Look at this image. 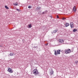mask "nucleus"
I'll list each match as a JSON object with an SVG mask.
<instances>
[{
    "instance_id": "1",
    "label": "nucleus",
    "mask_w": 78,
    "mask_h": 78,
    "mask_svg": "<svg viewBox=\"0 0 78 78\" xmlns=\"http://www.w3.org/2000/svg\"><path fill=\"white\" fill-rule=\"evenodd\" d=\"M64 51L66 54H69L72 52V50H70V49H66Z\"/></svg>"
},
{
    "instance_id": "2",
    "label": "nucleus",
    "mask_w": 78,
    "mask_h": 78,
    "mask_svg": "<svg viewBox=\"0 0 78 78\" xmlns=\"http://www.w3.org/2000/svg\"><path fill=\"white\" fill-rule=\"evenodd\" d=\"M33 73L34 75H38L39 74V72L37 69H34L33 70Z\"/></svg>"
},
{
    "instance_id": "3",
    "label": "nucleus",
    "mask_w": 78,
    "mask_h": 78,
    "mask_svg": "<svg viewBox=\"0 0 78 78\" xmlns=\"http://www.w3.org/2000/svg\"><path fill=\"white\" fill-rule=\"evenodd\" d=\"M7 71L9 72V73H13V71H12V69L10 67L8 68V70H7Z\"/></svg>"
},
{
    "instance_id": "4",
    "label": "nucleus",
    "mask_w": 78,
    "mask_h": 78,
    "mask_svg": "<svg viewBox=\"0 0 78 78\" xmlns=\"http://www.w3.org/2000/svg\"><path fill=\"white\" fill-rule=\"evenodd\" d=\"M58 42L59 43H64V40L62 39H59L58 40Z\"/></svg>"
},
{
    "instance_id": "5",
    "label": "nucleus",
    "mask_w": 78,
    "mask_h": 78,
    "mask_svg": "<svg viewBox=\"0 0 78 78\" xmlns=\"http://www.w3.org/2000/svg\"><path fill=\"white\" fill-rule=\"evenodd\" d=\"M73 10L74 12H76V7L75 6L73 7Z\"/></svg>"
},
{
    "instance_id": "6",
    "label": "nucleus",
    "mask_w": 78,
    "mask_h": 78,
    "mask_svg": "<svg viewBox=\"0 0 78 78\" xmlns=\"http://www.w3.org/2000/svg\"><path fill=\"white\" fill-rule=\"evenodd\" d=\"M58 52L56 51H55V53H54V55H55V56H57L58 55Z\"/></svg>"
},
{
    "instance_id": "7",
    "label": "nucleus",
    "mask_w": 78,
    "mask_h": 78,
    "mask_svg": "<svg viewBox=\"0 0 78 78\" xmlns=\"http://www.w3.org/2000/svg\"><path fill=\"white\" fill-rule=\"evenodd\" d=\"M69 23H66L65 24V27H67L69 26Z\"/></svg>"
},
{
    "instance_id": "8",
    "label": "nucleus",
    "mask_w": 78,
    "mask_h": 78,
    "mask_svg": "<svg viewBox=\"0 0 78 78\" xmlns=\"http://www.w3.org/2000/svg\"><path fill=\"white\" fill-rule=\"evenodd\" d=\"M18 4H19L18 3V2H16L15 3H13V5H14V6H18Z\"/></svg>"
},
{
    "instance_id": "9",
    "label": "nucleus",
    "mask_w": 78,
    "mask_h": 78,
    "mask_svg": "<svg viewBox=\"0 0 78 78\" xmlns=\"http://www.w3.org/2000/svg\"><path fill=\"white\" fill-rule=\"evenodd\" d=\"M70 26H71V28H73V23H71Z\"/></svg>"
},
{
    "instance_id": "10",
    "label": "nucleus",
    "mask_w": 78,
    "mask_h": 78,
    "mask_svg": "<svg viewBox=\"0 0 78 78\" xmlns=\"http://www.w3.org/2000/svg\"><path fill=\"white\" fill-rule=\"evenodd\" d=\"M57 51L58 54L59 55L60 54V50H57Z\"/></svg>"
},
{
    "instance_id": "11",
    "label": "nucleus",
    "mask_w": 78,
    "mask_h": 78,
    "mask_svg": "<svg viewBox=\"0 0 78 78\" xmlns=\"http://www.w3.org/2000/svg\"><path fill=\"white\" fill-rule=\"evenodd\" d=\"M5 7L6 9H9V7H8L7 6H6V5L5 6Z\"/></svg>"
},
{
    "instance_id": "12",
    "label": "nucleus",
    "mask_w": 78,
    "mask_h": 78,
    "mask_svg": "<svg viewBox=\"0 0 78 78\" xmlns=\"http://www.w3.org/2000/svg\"><path fill=\"white\" fill-rule=\"evenodd\" d=\"M28 27L30 28H31V24H30L28 25Z\"/></svg>"
},
{
    "instance_id": "13",
    "label": "nucleus",
    "mask_w": 78,
    "mask_h": 78,
    "mask_svg": "<svg viewBox=\"0 0 78 78\" xmlns=\"http://www.w3.org/2000/svg\"><path fill=\"white\" fill-rule=\"evenodd\" d=\"M57 31H58V30L56 29V30H54L53 33H55L57 32Z\"/></svg>"
},
{
    "instance_id": "14",
    "label": "nucleus",
    "mask_w": 78,
    "mask_h": 78,
    "mask_svg": "<svg viewBox=\"0 0 78 78\" xmlns=\"http://www.w3.org/2000/svg\"><path fill=\"white\" fill-rule=\"evenodd\" d=\"M77 31V30L76 29H74L73 30V32H75L76 31Z\"/></svg>"
},
{
    "instance_id": "15",
    "label": "nucleus",
    "mask_w": 78,
    "mask_h": 78,
    "mask_svg": "<svg viewBox=\"0 0 78 78\" xmlns=\"http://www.w3.org/2000/svg\"><path fill=\"white\" fill-rule=\"evenodd\" d=\"M13 55H14V54H12L11 53H10L9 54L10 56H13Z\"/></svg>"
},
{
    "instance_id": "16",
    "label": "nucleus",
    "mask_w": 78,
    "mask_h": 78,
    "mask_svg": "<svg viewBox=\"0 0 78 78\" xmlns=\"http://www.w3.org/2000/svg\"><path fill=\"white\" fill-rule=\"evenodd\" d=\"M53 73V71L52 70V71L51 72V74L52 75Z\"/></svg>"
},
{
    "instance_id": "17",
    "label": "nucleus",
    "mask_w": 78,
    "mask_h": 78,
    "mask_svg": "<svg viewBox=\"0 0 78 78\" xmlns=\"http://www.w3.org/2000/svg\"><path fill=\"white\" fill-rule=\"evenodd\" d=\"M28 8L30 9V8H32V7H31V6H28Z\"/></svg>"
},
{
    "instance_id": "18",
    "label": "nucleus",
    "mask_w": 78,
    "mask_h": 78,
    "mask_svg": "<svg viewBox=\"0 0 78 78\" xmlns=\"http://www.w3.org/2000/svg\"><path fill=\"white\" fill-rule=\"evenodd\" d=\"M75 64H77L78 63V61H76V62H75Z\"/></svg>"
},
{
    "instance_id": "19",
    "label": "nucleus",
    "mask_w": 78,
    "mask_h": 78,
    "mask_svg": "<svg viewBox=\"0 0 78 78\" xmlns=\"http://www.w3.org/2000/svg\"><path fill=\"white\" fill-rule=\"evenodd\" d=\"M45 12H46V11H45L44 12H42V14H45Z\"/></svg>"
},
{
    "instance_id": "20",
    "label": "nucleus",
    "mask_w": 78,
    "mask_h": 78,
    "mask_svg": "<svg viewBox=\"0 0 78 78\" xmlns=\"http://www.w3.org/2000/svg\"><path fill=\"white\" fill-rule=\"evenodd\" d=\"M41 7L38 8V10H40V9H41Z\"/></svg>"
},
{
    "instance_id": "21",
    "label": "nucleus",
    "mask_w": 78,
    "mask_h": 78,
    "mask_svg": "<svg viewBox=\"0 0 78 78\" xmlns=\"http://www.w3.org/2000/svg\"><path fill=\"white\" fill-rule=\"evenodd\" d=\"M62 20H65V19H66V18H62Z\"/></svg>"
},
{
    "instance_id": "22",
    "label": "nucleus",
    "mask_w": 78,
    "mask_h": 78,
    "mask_svg": "<svg viewBox=\"0 0 78 78\" xmlns=\"http://www.w3.org/2000/svg\"><path fill=\"white\" fill-rule=\"evenodd\" d=\"M16 10H17V11H19V9H16Z\"/></svg>"
},
{
    "instance_id": "23",
    "label": "nucleus",
    "mask_w": 78,
    "mask_h": 78,
    "mask_svg": "<svg viewBox=\"0 0 78 78\" xmlns=\"http://www.w3.org/2000/svg\"><path fill=\"white\" fill-rule=\"evenodd\" d=\"M57 18H59V17L57 15Z\"/></svg>"
},
{
    "instance_id": "24",
    "label": "nucleus",
    "mask_w": 78,
    "mask_h": 78,
    "mask_svg": "<svg viewBox=\"0 0 78 78\" xmlns=\"http://www.w3.org/2000/svg\"><path fill=\"white\" fill-rule=\"evenodd\" d=\"M48 44H45V45H48Z\"/></svg>"
}]
</instances>
